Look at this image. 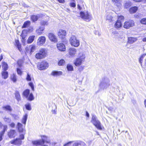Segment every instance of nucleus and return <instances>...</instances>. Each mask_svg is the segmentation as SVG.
Returning a JSON list of instances; mask_svg holds the SVG:
<instances>
[{"label": "nucleus", "mask_w": 146, "mask_h": 146, "mask_svg": "<svg viewBox=\"0 0 146 146\" xmlns=\"http://www.w3.org/2000/svg\"><path fill=\"white\" fill-rule=\"evenodd\" d=\"M70 44L72 46L75 47H78L80 45V42L77 39L76 36L74 35H72L69 39Z\"/></svg>", "instance_id": "4"}, {"label": "nucleus", "mask_w": 146, "mask_h": 146, "mask_svg": "<svg viewBox=\"0 0 146 146\" xmlns=\"http://www.w3.org/2000/svg\"><path fill=\"white\" fill-rule=\"evenodd\" d=\"M135 23L133 21L129 20L125 21L124 23L123 27L125 29H128L130 27L133 26Z\"/></svg>", "instance_id": "10"}, {"label": "nucleus", "mask_w": 146, "mask_h": 146, "mask_svg": "<svg viewBox=\"0 0 146 146\" xmlns=\"http://www.w3.org/2000/svg\"><path fill=\"white\" fill-rule=\"evenodd\" d=\"M1 66L3 71H6L8 68V66L6 62H2Z\"/></svg>", "instance_id": "28"}, {"label": "nucleus", "mask_w": 146, "mask_h": 146, "mask_svg": "<svg viewBox=\"0 0 146 146\" xmlns=\"http://www.w3.org/2000/svg\"><path fill=\"white\" fill-rule=\"evenodd\" d=\"M117 20H119V21H123L124 19V17L123 15H119L117 16Z\"/></svg>", "instance_id": "43"}, {"label": "nucleus", "mask_w": 146, "mask_h": 146, "mask_svg": "<svg viewBox=\"0 0 146 146\" xmlns=\"http://www.w3.org/2000/svg\"><path fill=\"white\" fill-rule=\"evenodd\" d=\"M15 45L17 47L18 49L20 52L22 51V50L21 48V44L20 43L19 40H15Z\"/></svg>", "instance_id": "20"}, {"label": "nucleus", "mask_w": 146, "mask_h": 146, "mask_svg": "<svg viewBox=\"0 0 146 146\" xmlns=\"http://www.w3.org/2000/svg\"><path fill=\"white\" fill-rule=\"evenodd\" d=\"M58 36L62 41L63 42L66 40V30L62 29H59L57 33Z\"/></svg>", "instance_id": "6"}, {"label": "nucleus", "mask_w": 146, "mask_h": 146, "mask_svg": "<svg viewBox=\"0 0 146 146\" xmlns=\"http://www.w3.org/2000/svg\"><path fill=\"white\" fill-rule=\"evenodd\" d=\"M70 5L71 7H75L76 6V5L74 3L72 2L70 3Z\"/></svg>", "instance_id": "53"}, {"label": "nucleus", "mask_w": 146, "mask_h": 146, "mask_svg": "<svg viewBox=\"0 0 146 146\" xmlns=\"http://www.w3.org/2000/svg\"><path fill=\"white\" fill-rule=\"evenodd\" d=\"M46 41V37L44 36H41L38 37L37 41V43L39 45L42 46L45 43Z\"/></svg>", "instance_id": "13"}, {"label": "nucleus", "mask_w": 146, "mask_h": 146, "mask_svg": "<svg viewBox=\"0 0 146 146\" xmlns=\"http://www.w3.org/2000/svg\"><path fill=\"white\" fill-rule=\"evenodd\" d=\"M142 41L143 42H146V37H144L142 39Z\"/></svg>", "instance_id": "60"}, {"label": "nucleus", "mask_w": 146, "mask_h": 146, "mask_svg": "<svg viewBox=\"0 0 146 146\" xmlns=\"http://www.w3.org/2000/svg\"><path fill=\"white\" fill-rule=\"evenodd\" d=\"M2 108L5 111H8L9 112H11L12 110L11 106L8 105L3 106Z\"/></svg>", "instance_id": "29"}, {"label": "nucleus", "mask_w": 146, "mask_h": 146, "mask_svg": "<svg viewBox=\"0 0 146 146\" xmlns=\"http://www.w3.org/2000/svg\"><path fill=\"white\" fill-rule=\"evenodd\" d=\"M35 49V47L34 46H32L30 49L31 52H33Z\"/></svg>", "instance_id": "55"}, {"label": "nucleus", "mask_w": 146, "mask_h": 146, "mask_svg": "<svg viewBox=\"0 0 146 146\" xmlns=\"http://www.w3.org/2000/svg\"><path fill=\"white\" fill-rule=\"evenodd\" d=\"M17 129L19 132L25 134V130L21 124L19 123H17Z\"/></svg>", "instance_id": "15"}, {"label": "nucleus", "mask_w": 146, "mask_h": 146, "mask_svg": "<svg viewBox=\"0 0 146 146\" xmlns=\"http://www.w3.org/2000/svg\"><path fill=\"white\" fill-rule=\"evenodd\" d=\"M144 104L146 108V99H145L144 101Z\"/></svg>", "instance_id": "62"}, {"label": "nucleus", "mask_w": 146, "mask_h": 146, "mask_svg": "<svg viewBox=\"0 0 146 146\" xmlns=\"http://www.w3.org/2000/svg\"><path fill=\"white\" fill-rule=\"evenodd\" d=\"M39 18L36 15H32L31 16V19L33 22H35L37 21Z\"/></svg>", "instance_id": "34"}, {"label": "nucleus", "mask_w": 146, "mask_h": 146, "mask_svg": "<svg viewBox=\"0 0 146 146\" xmlns=\"http://www.w3.org/2000/svg\"><path fill=\"white\" fill-rule=\"evenodd\" d=\"M35 37V35H32L29 36L27 40V43H31L34 40Z\"/></svg>", "instance_id": "33"}, {"label": "nucleus", "mask_w": 146, "mask_h": 146, "mask_svg": "<svg viewBox=\"0 0 146 146\" xmlns=\"http://www.w3.org/2000/svg\"><path fill=\"white\" fill-rule=\"evenodd\" d=\"M31 24V22L29 21H27L23 23L21 28L22 29L26 28L29 26Z\"/></svg>", "instance_id": "31"}, {"label": "nucleus", "mask_w": 146, "mask_h": 146, "mask_svg": "<svg viewBox=\"0 0 146 146\" xmlns=\"http://www.w3.org/2000/svg\"><path fill=\"white\" fill-rule=\"evenodd\" d=\"M96 133H97V134L98 135H99V133H98V131H96Z\"/></svg>", "instance_id": "63"}, {"label": "nucleus", "mask_w": 146, "mask_h": 146, "mask_svg": "<svg viewBox=\"0 0 146 146\" xmlns=\"http://www.w3.org/2000/svg\"><path fill=\"white\" fill-rule=\"evenodd\" d=\"M17 135V132L15 129H11L7 133L8 137L11 139L14 138Z\"/></svg>", "instance_id": "12"}, {"label": "nucleus", "mask_w": 146, "mask_h": 146, "mask_svg": "<svg viewBox=\"0 0 146 146\" xmlns=\"http://www.w3.org/2000/svg\"><path fill=\"white\" fill-rule=\"evenodd\" d=\"M3 129L2 131L0 132V141L3 139L2 137L4 135L5 132L7 129V126L6 125L3 126Z\"/></svg>", "instance_id": "18"}, {"label": "nucleus", "mask_w": 146, "mask_h": 146, "mask_svg": "<svg viewBox=\"0 0 146 146\" xmlns=\"http://www.w3.org/2000/svg\"><path fill=\"white\" fill-rule=\"evenodd\" d=\"M130 6V4L129 3L126 2L125 3L124 5V7L125 9H127Z\"/></svg>", "instance_id": "51"}, {"label": "nucleus", "mask_w": 146, "mask_h": 146, "mask_svg": "<svg viewBox=\"0 0 146 146\" xmlns=\"http://www.w3.org/2000/svg\"><path fill=\"white\" fill-rule=\"evenodd\" d=\"M3 59V55L2 54H1L0 56V62Z\"/></svg>", "instance_id": "61"}, {"label": "nucleus", "mask_w": 146, "mask_h": 146, "mask_svg": "<svg viewBox=\"0 0 146 146\" xmlns=\"http://www.w3.org/2000/svg\"><path fill=\"white\" fill-rule=\"evenodd\" d=\"M47 55V50L44 48H41L35 55V57L37 59H42L44 58Z\"/></svg>", "instance_id": "1"}, {"label": "nucleus", "mask_w": 146, "mask_h": 146, "mask_svg": "<svg viewBox=\"0 0 146 146\" xmlns=\"http://www.w3.org/2000/svg\"><path fill=\"white\" fill-rule=\"evenodd\" d=\"M48 36V39L51 42L56 43L58 42V39L54 33H49Z\"/></svg>", "instance_id": "11"}, {"label": "nucleus", "mask_w": 146, "mask_h": 146, "mask_svg": "<svg viewBox=\"0 0 146 146\" xmlns=\"http://www.w3.org/2000/svg\"><path fill=\"white\" fill-rule=\"evenodd\" d=\"M62 74L63 73L62 71L55 70L52 71L51 73L52 75L54 76H59L62 75Z\"/></svg>", "instance_id": "25"}, {"label": "nucleus", "mask_w": 146, "mask_h": 146, "mask_svg": "<svg viewBox=\"0 0 146 146\" xmlns=\"http://www.w3.org/2000/svg\"><path fill=\"white\" fill-rule=\"evenodd\" d=\"M26 79L28 81H31V80L32 79L31 76L28 73L27 74V76Z\"/></svg>", "instance_id": "45"}, {"label": "nucleus", "mask_w": 146, "mask_h": 146, "mask_svg": "<svg viewBox=\"0 0 146 146\" xmlns=\"http://www.w3.org/2000/svg\"><path fill=\"white\" fill-rule=\"evenodd\" d=\"M138 7L136 6H134L130 7L129 10V12L131 14H133L136 13L138 11Z\"/></svg>", "instance_id": "17"}, {"label": "nucleus", "mask_w": 146, "mask_h": 146, "mask_svg": "<svg viewBox=\"0 0 146 146\" xmlns=\"http://www.w3.org/2000/svg\"><path fill=\"white\" fill-rule=\"evenodd\" d=\"M84 7L83 2L81 1L79 2V3L77 5V8L79 10H81L82 7Z\"/></svg>", "instance_id": "36"}, {"label": "nucleus", "mask_w": 146, "mask_h": 146, "mask_svg": "<svg viewBox=\"0 0 146 146\" xmlns=\"http://www.w3.org/2000/svg\"><path fill=\"white\" fill-rule=\"evenodd\" d=\"M81 17L84 20L89 21L92 19V16L88 11L84 13L83 11H81L80 13Z\"/></svg>", "instance_id": "5"}, {"label": "nucleus", "mask_w": 146, "mask_h": 146, "mask_svg": "<svg viewBox=\"0 0 146 146\" xmlns=\"http://www.w3.org/2000/svg\"><path fill=\"white\" fill-rule=\"evenodd\" d=\"M27 114H26L25 115H24L23 117L22 118V123L25 125L26 124V121H27Z\"/></svg>", "instance_id": "39"}, {"label": "nucleus", "mask_w": 146, "mask_h": 146, "mask_svg": "<svg viewBox=\"0 0 146 146\" xmlns=\"http://www.w3.org/2000/svg\"><path fill=\"white\" fill-rule=\"evenodd\" d=\"M26 109L28 110H31V107L30 104L29 103H27L25 105Z\"/></svg>", "instance_id": "42"}, {"label": "nucleus", "mask_w": 146, "mask_h": 146, "mask_svg": "<svg viewBox=\"0 0 146 146\" xmlns=\"http://www.w3.org/2000/svg\"><path fill=\"white\" fill-rule=\"evenodd\" d=\"M135 2H141L143 3H146V0H132Z\"/></svg>", "instance_id": "47"}, {"label": "nucleus", "mask_w": 146, "mask_h": 146, "mask_svg": "<svg viewBox=\"0 0 146 146\" xmlns=\"http://www.w3.org/2000/svg\"><path fill=\"white\" fill-rule=\"evenodd\" d=\"M85 58V55L82 54L75 59L74 61L73 64L76 66H79L84 61Z\"/></svg>", "instance_id": "3"}, {"label": "nucleus", "mask_w": 146, "mask_h": 146, "mask_svg": "<svg viewBox=\"0 0 146 146\" xmlns=\"http://www.w3.org/2000/svg\"><path fill=\"white\" fill-rule=\"evenodd\" d=\"M44 28L41 27H39L36 30V31L37 34L38 35H40L42 34L43 33V31L44 30Z\"/></svg>", "instance_id": "27"}, {"label": "nucleus", "mask_w": 146, "mask_h": 146, "mask_svg": "<svg viewBox=\"0 0 146 146\" xmlns=\"http://www.w3.org/2000/svg\"><path fill=\"white\" fill-rule=\"evenodd\" d=\"M16 71L17 72V74L21 76L22 74V71L21 70V69L19 68H17L16 69Z\"/></svg>", "instance_id": "48"}, {"label": "nucleus", "mask_w": 146, "mask_h": 146, "mask_svg": "<svg viewBox=\"0 0 146 146\" xmlns=\"http://www.w3.org/2000/svg\"><path fill=\"white\" fill-rule=\"evenodd\" d=\"M24 62L23 60L22 59H19L17 61V64L19 67L22 66V64Z\"/></svg>", "instance_id": "38"}, {"label": "nucleus", "mask_w": 146, "mask_h": 146, "mask_svg": "<svg viewBox=\"0 0 146 146\" xmlns=\"http://www.w3.org/2000/svg\"><path fill=\"white\" fill-rule=\"evenodd\" d=\"M122 23L121 21H119V20H117L114 24L115 28L119 29L121 28L122 26Z\"/></svg>", "instance_id": "21"}, {"label": "nucleus", "mask_w": 146, "mask_h": 146, "mask_svg": "<svg viewBox=\"0 0 146 146\" xmlns=\"http://www.w3.org/2000/svg\"><path fill=\"white\" fill-rule=\"evenodd\" d=\"M66 68L68 71H72L74 70L73 66L70 64H67L66 66Z\"/></svg>", "instance_id": "37"}, {"label": "nucleus", "mask_w": 146, "mask_h": 146, "mask_svg": "<svg viewBox=\"0 0 146 146\" xmlns=\"http://www.w3.org/2000/svg\"><path fill=\"white\" fill-rule=\"evenodd\" d=\"M15 95L16 99L18 101L21 100V97L19 92L18 91H16L15 93Z\"/></svg>", "instance_id": "32"}, {"label": "nucleus", "mask_w": 146, "mask_h": 146, "mask_svg": "<svg viewBox=\"0 0 146 146\" xmlns=\"http://www.w3.org/2000/svg\"><path fill=\"white\" fill-rule=\"evenodd\" d=\"M72 142L70 141V142H68L66 143H65V144H64V146H68V144H69V143H71Z\"/></svg>", "instance_id": "59"}, {"label": "nucleus", "mask_w": 146, "mask_h": 146, "mask_svg": "<svg viewBox=\"0 0 146 146\" xmlns=\"http://www.w3.org/2000/svg\"><path fill=\"white\" fill-rule=\"evenodd\" d=\"M91 122L98 129L100 130H102L104 129L103 127L102 126L101 122L97 119L95 116H92Z\"/></svg>", "instance_id": "2"}, {"label": "nucleus", "mask_w": 146, "mask_h": 146, "mask_svg": "<svg viewBox=\"0 0 146 146\" xmlns=\"http://www.w3.org/2000/svg\"><path fill=\"white\" fill-rule=\"evenodd\" d=\"M140 22L142 25H146V17L141 19L140 21Z\"/></svg>", "instance_id": "41"}, {"label": "nucleus", "mask_w": 146, "mask_h": 146, "mask_svg": "<svg viewBox=\"0 0 146 146\" xmlns=\"http://www.w3.org/2000/svg\"><path fill=\"white\" fill-rule=\"evenodd\" d=\"M40 137L42 139L34 141H32V143L34 145L36 146L41 145L44 143L45 142V139H47V137L45 135H41Z\"/></svg>", "instance_id": "8"}, {"label": "nucleus", "mask_w": 146, "mask_h": 146, "mask_svg": "<svg viewBox=\"0 0 146 146\" xmlns=\"http://www.w3.org/2000/svg\"><path fill=\"white\" fill-rule=\"evenodd\" d=\"M58 1V2L60 3H63L65 2V0H56Z\"/></svg>", "instance_id": "57"}, {"label": "nucleus", "mask_w": 146, "mask_h": 146, "mask_svg": "<svg viewBox=\"0 0 146 146\" xmlns=\"http://www.w3.org/2000/svg\"><path fill=\"white\" fill-rule=\"evenodd\" d=\"M22 143V141L20 140V139L18 138L14 139L10 142L11 144L15 145H20Z\"/></svg>", "instance_id": "14"}, {"label": "nucleus", "mask_w": 146, "mask_h": 146, "mask_svg": "<svg viewBox=\"0 0 146 146\" xmlns=\"http://www.w3.org/2000/svg\"><path fill=\"white\" fill-rule=\"evenodd\" d=\"M56 46L58 50L61 51H64L65 50V46L62 43H58L57 44Z\"/></svg>", "instance_id": "16"}, {"label": "nucleus", "mask_w": 146, "mask_h": 146, "mask_svg": "<svg viewBox=\"0 0 146 146\" xmlns=\"http://www.w3.org/2000/svg\"><path fill=\"white\" fill-rule=\"evenodd\" d=\"M9 125L12 128H14L15 126V124L14 123H12L10 124Z\"/></svg>", "instance_id": "56"}, {"label": "nucleus", "mask_w": 146, "mask_h": 146, "mask_svg": "<svg viewBox=\"0 0 146 146\" xmlns=\"http://www.w3.org/2000/svg\"><path fill=\"white\" fill-rule=\"evenodd\" d=\"M29 86H30L32 90L34 91V88L33 84L32 82H29L28 84Z\"/></svg>", "instance_id": "50"}, {"label": "nucleus", "mask_w": 146, "mask_h": 146, "mask_svg": "<svg viewBox=\"0 0 146 146\" xmlns=\"http://www.w3.org/2000/svg\"><path fill=\"white\" fill-rule=\"evenodd\" d=\"M48 64L45 61H42L39 62L37 67L40 70H44L46 69L48 67Z\"/></svg>", "instance_id": "9"}, {"label": "nucleus", "mask_w": 146, "mask_h": 146, "mask_svg": "<svg viewBox=\"0 0 146 146\" xmlns=\"http://www.w3.org/2000/svg\"><path fill=\"white\" fill-rule=\"evenodd\" d=\"M111 1L114 3L115 5L118 7H120L121 5V2L122 0H111Z\"/></svg>", "instance_id": "26"}, {"label": "nucleus", "mask_w": 146, "mask_h": 146, "mask_svg": "<svg viewBox=\"0 0 146 146\" xmlns=\"http://www.w3.org/2000/svg\"><path fill=\"white\" fill-rule=\"evenodd\" d=\"M66 62L64 60L61 59L58 61V64L59 66H63L65 64Z\"/></svg>", "instance_id": "35"}, {"label": "nucleus", "mask_w": 146, "mask_h": 146, "mask_svg": "<svg viewBox=\"0 0 146 146\" xmlns=\"http://www.w3.org/2000/svg\"><path fill=\"white\" fill-rule=\"evenodd\" d=\"M48 23L47 21H42L40 23V24L41 26H44L46 25H48Z\"/></svg>", "instance_id": "49"}, {"label": "nucleus", "mask_w": 146, "mask_h": 146, "mask_svg": "<svg viewBox=\"0 0 146 146\" xmlns=\"http://www.w3.org/2000/svg\"><path fill=\"white\" fill-rule=\"evenodd\" d=\"M112 19V16L110 15H108L106 17V20L108 21L109 22H111L113 21Z\"/></svg>", "instance_id": "40"}, {"label": "nucleus", "mask_w": 146, "mask_h": 146, "mask_svg": "<svg viewBox=\"0 0 146 146\" xmlns=\"http://www.w3.org/2000/svg\"><path fill=\"white\" fill-rule=\"evenodd\" d=\"M145 55V54H143L141 55L139 58V61L141 65L142 64V61L143 60V59Z\"/></svg>", "instance_id": "44"}, {"label": "nucleus", "mask_w": 146, "mask_h": 146, "mask_svg": "<svg viewBox=\"0 0 146 146\" xmlns=\"http://www.w3.org/2000/svg\"><path fill=\"white\" fill-rule=\"evenodd\" d=\"M137 40V37H129L128 38L127 42L130 44H132Z\"/></svg>", "instance_id": "23"}, {"label": "nucleus", "mask_w": 146, "mask_h": 146, "mask_svg": "<svg viewBox=\"0 0 146 146\" xmlns=\"http://www.w3.org/2000/svg\"><path fill=\"white\" fill-rule=\"evenodd\" d=\"M15 45L17 47L18 49L20 52L22 51V50L21 48V44L20 43L19 40H15Z\"/></svg>", "instance_id": "19"}, {"label": "nucleus", "mask_w": 146, "mask_h": 146, "mask_svg": "<svg viewBox=\"0 0 146 146\" xmlns=\"http://www.w3.org/2000/svg\"><path fill=\"white\" fill-rule=\"evenodd\" d=\"M19 139H20V140L23 139L24 138V134H22L19 135Z\"/></svg>", "instance_id": "54"}, {"label": "nucleus", "mask_w": 146, "mask_h": 146, "mask_svg": "<svg viewBox=\"0 0 146 146\" xmlns=\"http://www.w3.org/2000/svg\"><path fill=\"white\" fill-rule=\"evenodd\" d=\"M84 67V66H81L78 68V70L80 72H81L83 70Z\"/></svg>", "instance_id": "52"}, {"label": "nucleus", "mask_w": 146, "mask_h": 146, "mask_svg": "<svg viewBox=\"0 0 146 146\" xmlns=\"http://www.w3.org/2000/svg\"><path fill=\"white\" fill-rule=\"evenodd\" d=\"M42 146H48L46 145H42Z\"/></svg>", "instance_id": "64"}, {"label": "nucleus", "mask_w": 146, "mask_h": 146, "mask_svg": "<svg viewBox=\"0 0 146 146\" xmlns=\"http://www.w3.org/2000/svg\"><path fill=\"white\" fill-rule=\"evenodd\" d=\"M76 52V50L74 48H70L68 50V54L71 56H74Z\"/></svg>", "instance_id": "22"}, {"label": "nucleus", "mask_w": 146, "mask_h": 146, "mask_svg": "<svg viewBox=\"0 0 146 146\" xmlns=\"http://www.w3.org/2000/svg\"><path fill=\"white\" fill-rule=\"evenodd\" d=\"M8 73L6 71H3L1 72L2 78L4 79H5L7 78L8 76Z\"/></svg>", "instance_id": "30"}, {"label": "nucleus", "mask_w": 146, "mask_h": 146, "mask_svg": "<svg viewBox=\"0 0 146 146\" xmlns=\"http://www.w3.org/2000/svg\"><path fill=\"white\" fill-rule=\"evenodd\" d=\"M23 95L27 98V100L30 101L34 99V97L32 93L30 94V90L29 89H26L23 92Z\"/></svg>", "instance_id": "7"}, {"label": "nucleus", "mask_w": 146, "mask_h": 146, "mask_svg": "<svg viewBox=\"0 0 146 146\" xmlns=\"http://www.w3.org/2000/svg\"><path fill=\"white\" fill-rule=\"evenodd\" d=\"M11 80L13 82L16 83L17 80V77L16 74L13 73L10 75Z\"/></svg>", "instance_id": "24"}, {"label": "nucleus", "mask_w": 146, "mask_h": 146, "mask_svg": "<svg viewBox=\"0 0 146 146\" xmlns=\"http://www.w3.org/2000/svg\"><path fill=\"white\" fill-rule=\"evenodd\" d=\"M21 36L22 39L24 40L27 36L26 33L22 31Z\"/></svg>", "instance_id": "46"}, {"label": "nucleus", "mask_w": 146, "mask_h": 146, "mask_svg": "<svg viewBox=\"0 0 146 146\" xmlns=\"http://www.w3.org/2000/svg\"><path fill=\"white\" fill-rule=\"evenodd\" d=\"M86 115L88 117H89V114L87 111L86 112Z\"/></svg>", "instance_id": "58"}]
</instances>
